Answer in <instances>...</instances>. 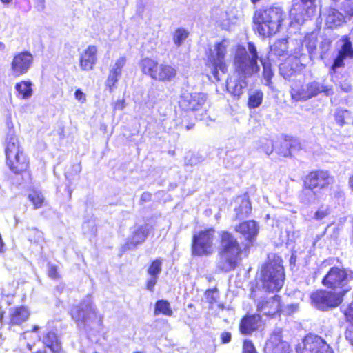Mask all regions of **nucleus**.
I'll list each match as a JSON object with an SVG mask.
<instances>
[{
  "instance_id": "obj_7",
  "label": "nucleus",
  "mask_w": 353,
  "mask_h": 353,
  "mask_svg": "<svg viewBox=\"0 0 353 353\" xmlns=\"http://www.w3.org/2000/svg\"><path fill=\"white\" fill-rule=\"evenodd\" d=\"M139 66L143 73L159 81H170L176 75V70L172 65L159 63L148 57L141 60Z\"/></svg>"
},
{
  "instance_id": "obj_25",
  "label": "nucleus",
  "mask_w": 353,
  "mask_h": 353,
  "mask_svg": "<svg viewBox=\"0 0 353 353\" xmlns=\"http://www.w3.org/2000/svg\"><path fill=\"white\" fill-rule=\"evenodd\" d=\"M326 14L325 25L330 28L339 26L345 21L344 16L336 9L329 8Z\"/></svg>"
},
{
  "instance_id": "obj_59",
  "label": "nucleus",
  "mask_w": 353,
  "mask_h": 353,
  "mask_svg": "<svg viewBox=\"0 0 353 353\" xmlns=\"http://www.w3.org/2000/svg\"><path fill=\"white\" fill-rule=\"evenodd\" d=\"M14 219H15V225H17L18 224V223H19V219L16 216L14 217Z\"/></svg>"
},
{
  "instance_id": "obj_27",
  "label": "nucleus",
  "mask_w": 353,
  "mask_h": 353,
  "mask_svg": "<svg viewBox=\"0 0 353 353\" xmlns=\"http://www.w3.org/2000/svg\"><path fill=\"white\" fill-rule=\"evenodd\" d=\"M43 343L49 347L52 353H60L61 347L57 334L49 332L43 338Z\"/></svg>"
},
{
  "instance_id": "obj_13",
  "label": "nucleus",
  "mask_w": 353,
  "mask_h": 353,
  "mask_svg": "<svg viewBox=\"0 0 353 353\" xmlns=\"http://www.w3.org/2000/svg\"><path fill=\"white\" fill-rule=\"evenodd\" d=\"M297 353H333L328 344L320 336L307 335L296 347Z\"/></svg>"
},
{
  "instance_id": "obj_2",
  "label": "nucleus",
  "mask_w": 353,
  "mask_h": 353,
  "mask_svg": "<svg viewBox=\"0 0 353 353\" xmlns=\"http://www.w3.org/2000/svg\"><path fill=\"white\" fill-rule=\"evenodd\" d=\"M283 16L280 7L257 10L253 16L254 29L261 36L270 37L279 31Z\"/></svg>"
},
{
  "instance_id": "obj_21",
  "label": "nucleus",
  "mask_w": 353,
  "mask_h": 353,
  "mask_svg": "<svg viewBox=\"0 0 353 353\" xmlns=\"http://www.w3.org/2000/svg\"><path fill=\"white\" fill-rule=\"evenodd\" d=\"M126 58L125 57H121L117 59L114 63L111 65L108 79L106 80V86L110 90L117 83L121 75L122 69L125 65Z\"/></svg>"
},
{
  "instance_id": "obj_62",
  "label": "nucleus",
  "mask_w": 353,
  "mask_h": 353,
  "mask_svg": "<svg viewBox=\"0 0 353 353\" xmlns=\"http://www.w3.org/2000/svg\"><path fill=\"white\" fill-rule=\"evenodd\" d=\"M135 353H143V352H135Z\"/></svg>"
},
{
  "instance_id": "obj_10",
  "label": "nucleus",
  "mask_w": 353,
  "mask_h": 353,
  "mask_svg": "<svg viewBox=\"0 0 353 353\" xmlns=\"http://www.w3.org/2000/svg\"><path fill=\"white\" fill-rule=\"evenodd\" d=\"M215 230L209 228L194 234L192 238V253L194 256L210 255L214 252Z\"/></svg>"
},
{
  "instance_id": "obj_5",
  "label": "nucleus",
  "mask_w": 353,
  "mask_h": 353,
  "mask_svg": "<svg viewBox=\"0 0 353 353\" xmlns=\"http://www.w3.org/2000/svg\"><path fill=\"white\" fill-rule=\"evenodd\" d=\"M5 152L6 163L13 172L21 173L28 168L29 163L17 137L10 136L8 139Z\"/></svg>"
},
{
  "instance_id": "obj_55",
  "label": "nucleus",
  "mask_w": 353,
  "mask_h": 353,
  "mask_svg": "<svg viewBox=\"0 0 353 353\" xmlns=\"http://www.w3.org/2000/svg\"><path fill=\"white\" fill-rule=\"evenodd\" d=\"M5 48V44L3 42L0 41V51L4 50Z\"/></svg>"
},
{
  "instance_id": "obj_4",
  "label": "nucleus",
  "mask_w": 353,
  "mask_h": 353,
  "mask_svg": "<svg viewBox=\"0 0 353 353\" xmlns=\"http://www.w3.org/2000/svg\"><path fill=\"white\" fill-rule=\"evenodd\" d=\"M231 48L228 39H223L210 48L208 55L207 66L216 80H219V72L225 74L227 71L225 56Z\"/></svg>"
},
{
  "instance_id": "obj_48",
  "label": "nucleus",
  "mask_w": 353,
  "mask_h": 353,
  "mask_svg": "<svg viewBox=\"0 0 353 353\" xmlns=\"http://www.w3.org/2000/svg\"><path fill=\"white\" fill-rule=\"evenodd\" d=\"M345 339L353 346V325H350L345 332Z\"/></svg>"
},
{
  "instance_id": "obj_41",
  "label": "nucleus",
  "mask_w": 353,
  "mask_h": 353,
  "mask_svg": "<svg viewBox=\"0 0 353 353\" xmlns=\"http://www.w3.org/2000/svg\"><path fill=\"white\" fill-rule=\"evenodd\" d=\"M206 298L208 302L212 305L217 301L219 298L218 292L216 290H209L205 292Z\"/></svg>"
},
{
  "instance_id": "obj_52",
  "label": "nucleus",
  "mask_w": 353,
  "mask_h": 353,
  "mask_svg": "<svg viewBox=\"0 0 353 353\" xmlns=\"http://www.w3.org/2000/svg\"><path fill=\"white\" fill-rule=\"evenodd\" d=\"M152 199V194L149 192H144L141 196V201L143 202H148Z\"/></svg>"
},
{
  "instance_id": "obj_39",
  "label": "nucleus",
  "mask_w": 353,
  "mask_h": 353,
  "mask_svg": "<svg viewBox=\"0 0 353 353\" xmlns=\"http://www.w3.org/2000/svg\"><path fill=\"white\" fill-rule=\"evenodd\" d=\"M330 208L327 205H321L314 214V219L320 221L325 218L330 214Z\"/></svg>"
},
{
  "instance_id": "obj_34",
  "label": "nucleus",
  "mask_w": 353,
  "mask_h": 353,
  "mask_svg": "<svg viewBox=\"0 0 353 353\" xmlns=\"http://www.w3.org/2000/svg\"><path fill=\"white\" fill-rule=\"evenodd\" d=\"M263 92L260 90H255L250 94L248 99V106L250 108L259 107L263 99Z\"/></svg>"
},
{
  "instance_id": "obj_44",
  "label": "nucleus",
  "mask_w": 353,
  "mask_h": 353,
  "mask_svg": "<svg viewBox=\"0 0 353 353\" xmlns=\"http://www.w3.org/2000/svg\"><path fill=\"white\" fill-rule=\"evenodd\" d=\"M298 304H290L284 307L283 309L282 310V312L286 314L287 315H290L292 313L296 312L298 310Z\"/></svg>"
},
{
  "instance_id": "obj_31",
  "label": "nucleus",
  "mask_w": 353,
  "mask_h": 353,
  "mask_svg": "<svg viewBox=\"0 0 353 353\" xmlns=\"http://www.w3.org/2000/svg\"><path fill=\"white\" fill-rule=\"evenodd\" d=\"M288 41L286 39H282L276 41L272 46V52L276 56L283 57L288 55Z\"/></svg>"
},
{
  "instance_id": "obj_61",
  "label": "nucleus",
  "mask_w": 353,
  "mask_h": 353,
  "mask_svg": "<svg viewBox=\"0 0 353 353\" xmlns=\"http://www.w3.org/2000/svg\"><path fill=\"white\" fill-rule=\"evenodd\" d=\"M285 145L286 147H288V143L286 141L285 142Z\"/></svg>"
},
{
  "instance_id": "obj_57",
  "label": "nucleus",
  "mask_w": 353,
  "mask_h": 353,
  "mask_svg": "<svg viewBox=\"0 0 353 353\" xmlns=\"http://www.w3.org/2000/svg\"><path fill=\"white\" fill-rule=\"evenodd\" d=\"M290 154H291L290 151H288V152H285V153L283 154V156H284V157H288V156H290Z\"/></svg>"
},
{
  "instance_id": "obj_1",
  "label": "nucleus",
  "mask_w": 353,
  "mask_h": 353,
  "mask_svg": "<svg viewBox=\"0 0 353 353\" xmlns=\"http://www.w3.org/2000/svg\"><path fill=\"white\" fill-rule=\"evenodd\" d=\"M260 60L265 70L263 59L259 57L255 45L248 43L247 48L239 46L234 55V66L238 74L231 76L227 81V90L232 95L239 97L247 86L246 76H250L259 71L258 61Z\"/></svg>"
},
{
  "instance_id": "obj_9",
  "label": "nucleus",
  "mask_w": 353,
  "mask_h": 353,
  "mask_svg": "<svg viewBox=\"0 0 353 353\" xmlns=\"http://www.w3.org/2000/svg\"><path fill=\"white\" fill-rule=\"evenodd\" d=\"M321 93H324L326 96L332 95L334 93L333 86L323 82L313 81L300 88H292V97L296 101H305L310 99L316 97Z\"/></svg>"
},
{
  "instance_id": "obj_37",
  "label": "nucleus",
  "mask_w": 353,
  "mask_h": 353,
  "mask_svg": "<svg viewBox=\"0 0 353 353\" xmlns=\"http://www.w3.org/2000/svg\"><path fill=\"white\" fill-rule=\"evenodd\" d=\"M29 199L33 203L35 208H41L44 201L42 194L33 191L29 194Z\"/></svg>"
},
{
  "instance_id": "obj_38",
  "label": "nucleus",
  "mask_w": 353,
  "mask_h": 353,
  "mask_svg": "<svg viewBox=\"0 0 353 353\" xmlns=\"http://www.w3.org/2000/svg\"><path fill=\"white\" fill-rule=\"evenodd\" d=\"M29 234V241L34 243H40L44 239L43 233L41 231L38 230L36 228L30 230Z\"/></svg>"
},
{
  "instance_id": "obj_36",
  "label": "nucleus",
  "mask_w": 353,
  "mask_h": 353,
  "mask_svg": "<svg viewBox=\"0 0 353 353\" xmlns=\"http://www.w3.org/2000/svg\"><path fill=\"white\" fill-rule=\"evenodd\" d=\"M162 261L156 259L152 262L148 269V273L150 276L159 277L162 270Z\"/></svg>"
},
{
  "instance_id": "obj_45",
  "label": "nucleus",
  "mask_w": 353,
  "mask_h": 353,
  "mask_svg": "<svg viewBox=\"0 0 353 353\" xmlns=\"http://www.w3.org/2000/svg\"><path fill=\"white\" fill-rule=\"evenodd\" d=\"M345 315L348 321L353 325V303H352L345 311Z\"/></svg>"
},
{
  "instance_id": "obj_32",
  "label": "nucleus",
  "mask_w": 353,
  "mask_h": 353,
  "mask_svg": "<svg viewBox=\"0 0 353 353\" xmlns=\"http://www.w3.org/2000/svg\"><path fill=\"white\" fill-rule=\"evenodd\" d=\"M341 41L343 43L339 52L347 58H353V47L349 36H343Z\"/></svg>"
},
{
  "instance_id": "obj_6",
  "label": "nucleus",
  "mask_w": 353,
  "mask_h": 353,
  "mask_svg": "<svg viewBox=\"0 0 353 353\" xmlns=\"http://www.w3.org/2000/svg\"><path fill=\"white\" fill-rule=\"evenodd\" d=\"M281 260L272 261L262 267L261 281L263 288L269 291L279 290L284 282V270Z\"/></svg>"
},
{
  "instance_id": "obj_50",
  "label": "nucleus",
  "mask_w": 353,
  "mask_h": 353,
  "mask_svg": "<svg viewBox=\"0 0 353 353\" xmlns=\"http://www.w3.org/2000/svg\"><path fill=\"white\" fill-rule=\"evenodd\" d=\"M48 275L52 279H55L57 277V268L54 266H50L48 269Z\"/></svg>"
},
{
  "instance_id": "obj_14",
  "label": "nucleus",
  "mask_w": 353,
  "mask_h": 353,
  "mask_svg": "<svg viewBox=\"0 0 353 353\" xmlns=\"http://www.w3.org/2000/svg\"><path fill=\"white\" fill-rule=\"evenodd\" d=\"M320 0H301V3H294L290 10V15L299 23H303L312 17L316 8V2Z\"/></svg>"
},
{
  "instance_id": "obj_30",
  "label": "nucleus",
  "mask_w": 353,
  "mask_h": 353,
  "mask_svg": "<svg viewBox=\"0 0 353 353\" xmlns=\"http://www.w3.org/2000/svg\"><path fill=\"white\" fill-rule=\"evenodd\" d=\"M279 345H282V348H284L287 344L283 341L282 330L276 328L267 342V347L274 349L279 347Z\"/></svg>"
},
{
  "instance_id": "obj_35",
  "label": "nucleus",
  "mask_w": 353,
  "mask_h": 353,
  "mask_svg": "<svg viewBox=\"0 0 353 353\" xmlns=\"http://www.w3.org/2000/svg\"><path fill=\"white\" fill-rule=\"evenodd\" d=\"M189 32L184 28H178L173 34V41L176 46H180L188 38Z\"/></svg>"
},
{
  "instance_id": "obj_16",
  "label": "nucleus",
  "mask_w": 353,
  "mask_h": 353,
  "mask_svg": "<svg viewBox=\"0 0 353 353\" xmlns=\"http://www.w3.org/2000/svg\"><path fill=\"white\" fill-rule=\"evenodd\" d=\"M71 315L77 323H85L96 317V309L90 299L72 308Z\"/></svg>"
},
{
  "instance_id": "obj_47",
  "label": "nucleus",
  "mask_w": 353,
  "mask_h": 353,
  "mask_svg": "<svg viewBox=\"0 0 353 353\" xmlns=\"http://www.w3.org/2000/svg\"><path fill=\"white\" fill-rule=\"evenodd\" d=\"M158 277L150 276V278L147 281V289L150 291H153L154 287L155 286Z\"/></svg>"
},
{
  "instance_id": "obj_22",
  "label": "nucleus",
  "mask_w": 353,
  "mask_h": 353,
  "mask_svg": "<svg viewBox=\"0 0 353 353\" xmlns=\"http://www.w3.org/2000/svg\"><path fill=\"white\" fill-rule=\"evenodd\" d=\"M216 22L222 29L229 30L237 19V10L231 9L230 11H219Z\"/></svg>"
},
{
  "instance_id": "obj_15",
  "label": "nucleus",
  "mask_w": 353,
  "mask_h": 353,
  "mask_svg": "<svg viewBox=\"0 0 353 353\" xmlns=\"http://www.w3.org/2000/svg\"><path fill=\"white\" fill-rule=\"evenodd\" d=\"M259 225L255 221L249 220L241 222L234 227V230L239 233L245 241V247L253 245L259 232Z\"/></svg>"
},
{
  "instance_id": "obj_56",
  "label": "nucleus",
  "mask_w": 353,
  "mask_h": 353,
  "mask_svg": "<svg viewBox=\"0 0 353 353\" xmlns=\"http://www.w3.org/2000/svg\"><path fill=\"white\" fill-rule=\"evenodd\" d=\"M12 0H1V1L4 4L10 3Z\"/></svg>"
},
{
  "instance_id": "obj_53",
  "label": "nucleus",
  "mask_w": 353,
  "mask_h": 353,
  "mask_svg": "<svg viewBox=\"0 0 353 353\" xmlns=\"http://www.w3.org/2000/svg\"><path fill=\"white\" fill-rule=\"evenodd\" d=\"M124 108H125V101L124 100L121 99V100L117 101V102L115 103V105H114L115 109L123 110Z\"/></svg>"
},
{
  "instance_id": "obj_49",
  "label": "nucleus",
  "mask_w": 353,
  "mask_h": 353,
  "mask_svg": "<svg viewBox=\"0 0 353 353\" xmlns=\"http://www.w3.org/2000/svg\"><path fill=\"white\" fill-rule=\"evenodd\" d=\"M221 341L223 343H229L231 340V334L228 332H224L221 334Z\"/></svg>"
},
{
  "instance_id": "obj_33",
  "label": "nucleus",
  "mask_w": 353,
  "mask_h": 353,
  "mask_svg": "<svg viewBox=\"0 0 353 353\" xmlns=\"http://www.w3.org/2000/svg\"><path fill=\"white\" fill-rule=\"evenodd\" d=\"M160 313L167 316H171L172 315L170 305L167 301L160 300L156 303L154 314L157 315Z\"/></svg>"
},
{
  "instance_id": "obj_29",
  "label": "nucleus",
  "mask_w": 353,
  "mask_h": 353,
  "mask_svg": "<svg viewBox=\"0 0 353 353\" xmlns=\"http://www.w3.org/2000/svg\"><path fill=\"white\" fill-rule=\"evenodd\" d=\"M334 118L336 122L340 126L349 124L351 122L353 123L352 114L349 110L343 108H338L334 112Z\"/></svg>"
},
{
  "instance_id": "obj_17",
  "label": "nucleus",
  "mask_w": 353,
  "mask_h": 353,
  "mask_svg": "<svg viewBox=\"0 0 353 353\" xmlns=\"http://www.w3.org/2000/svg\"><path fill=\"white\" fill-rule=\"evenodd\" d=\"M206 95L201 92L183 93L179 101V106L184 110L194 111L201 109L206 101Z\"/></svg>"
},
{
  "instance_id": "obj_8",
  "label": "nucleus",
  "mask_w": 353,
  "mask_h": 353,
  "mask_svg": "<svg viewBox=\"0 0 353 353\" xmlns=\"http://www.w3.org/2000/svg\"><path fill=\"white\" fill-rule=\"evenodd\" d=\"M353 280V271L348 269L332 268L323 280V283L327 288H332L337 292H343V296L350 290L348 285Z\"/></svg>"
},
{
  "instance_id": "obj_19",
  "label": "nucleus",
  "mask_w": 353,
  "mask_h": 353,
  "mask_svg": "<svg viewBox=\"0 0 353 353\" xmlns=\"http://www.w3.org/2000/svg\"><path fill=\"white\" fill-rule=\"evenodd\" d=\"M257 310L263 315L274 316L281 311L280 297L273 296L263 298L257 303Z\"/></svg>"
},
{
  "instance_id": "obj_18",
  "label": "nucleus",
  "mask_w": 353,
  "mask_h": 353,
  "mask_svg": "<svg viewBox=\"0 0 353 353\" xmlns=\"http://www.w3.org/2000/svg\"><path fill=\"white\" fill-rule=\"evenodd\" d=\"M32 55L28 52H23L16 54L11 63V72L14 77L26 74L32 65Z\"/></svg>"
},
{
  "instance_id": "obj_40",
  "label": "nucleus",
  "mask_w": 353,
  "mask_h": 353,
  "mask_svg": "<svg viewBox=\"0 0 353 353\" xmlns=\"http://www.w3.org/2000/svg\"><path fill=\"white\" fill-rule=\"evenodd\" d=\"M260 149L267 155H270L273 152V143L270 140L265 139L261 143Z\"/></svg>"
},
{
  "instance_id": "obj_12",
  "label": "nucleus",
  "mask_w": 353,
  "mask_h": 353,
  "mask_svg": "<svg viewBox=\"0 0 353 353\" xmlns=\"http://www.w3.org/2000/svg\"><path fill=\"white\" fill-rule=\"evenodd\" d=\"M343 292L318 290L310 295L312 304L321 310L337 307L343 299Z\"/></svg>"
},
{
  "instance_id": "obj_42",
  "label": "nucleus",
  "mask_w": 353,
  "mask_h": 353,
  "mask_svg": "<svg viewBox=\"0 0 353 353\" xmlns=\"http://www.w3.org/2000/svg\"><path fill=\"white\" fill-rule=\"evenodd\" d=\"M243 353H257L252 342L245 340L243 345Z\"/></svg>"
},
{
  "instance_id": "obj_58",
  "label": "nucleus",
  "mask_w": 353,
  "mask_h": 353,
  "mask_svg": "<svg viewBox=\"0 0 353 353\" xmlns=\"http://www.w3.org/2000/svg\"><path fill=\"white\" fill-rule=\"evenodd\" d=\"M38 330H39V327H38L37 325H35V326L33 327V331H34V332H37Z\"/></svg>"
},
{
  "instance_id": "obj_24",
  "label": "nucleus",
  "mask_w": 353,
  "mask_h": 353,
  "mask_svg": "<svg viewBox=\"0 0 353 353\" xmlns=\"http://www.w3.org/2000/svg\"><path fill=\"white\" fill-rule=\"evenodd\" d=\"M261 322L259 315L245 316L240 323L239 329L241 334L247 335L258 329Z\"/></svg>"
},
{
  "instance_id": "obj_20",
  "label": "nucleus",
  "mask_w": 353,
  "mask_h": 353,
  "mask_svg": "<svg viewBox=\"0 0 353 353\" xmlns=\"http://www.w3.org/2000/svg\"><path fill=\"white\" fill-rule=\"evenodd\" d=\"M97 48L95 46H89L80 56V67L83 70H92L97 61Z\"/></svg>"
},
{
  "instance_id": "obj_54",
  "label": "nucleus",
  "mask_w": 353,
  "mask_h": 353,
  "mask_svg": "<svg viewBox=\"0 0 353 353\" xmlns=\"http://www.w3.org/2000/svg\"><path fill=\"white\" fill-rule=\"evenodd\" d=\"M245 205H246V210H245V213H248L250 210V204L249 203V201L248 200H245V201H243Z\"/></svg>"
},
{
  "instance_id": "obj_51",
  "label": "nucleus",
  "mask_w": 353,
  "mask_h": 353,
  "mask_svg": "<svg viewBox=\"0 0 353 353\" xmlns=\"http://www.w3.org/2000/svg\"><path fill=\"white\" fill-rule=\"evenodd\" d=\"M286 67H287V65H286V64L285 63V64H281V65H280V68H279L280 71H281V74L284 77V78H285V79H287V78L290 77L292 75V74L294 72V71H293V70H292V71H291V72H290V74H288V73H285V72H284V70H285V68Z\"/></svg>"
},
{
  "instance_id": "obj_23",
  "label": "nucleus",
  "mask_w": 353,
  "mask_h": 353,
  "mask_svg": "<svg viewBox=\"0 0 353 353\" xmlns=\"http://www.w3.org/2000/svg\"><path fill=\"white\" fill-rule=\"evenodd\" d=\"M148 233L146 227L139 226L135 228L132 230L131 236L128 238L125 245L126 249H133L137 245L143 243L148 236Z\"/></svg>"
},
{
  "instance_id": "obj_3",
  "label": "nucleus",
  "mask_w": 353,
  "mask_h": 353,
  "mask_svg": "<svg viewBox=\"0 0 353 353\" xmlns=\"http://www.w3.org/2000/svg\"><path fill=\"white\" fill-rule=\"evenodd\" d=\"M219 236L221 250L217 266L221 270L227 272L234 269L239 263L241 248L232 233L223 230L220 232Z\"/></svg>"
},
{
  "instance_id": "obj_46",
  "label": "nucleus",
  "mask_w": 353,
  "mask_h": 353,
  "mask_svg": "<svg viewBox=\"0 0 353 353\" xmlns=\"http://www.w3.org/2000/svg\"><path fill=\"white\" fill-rule=\"evenodd\" d=\"M74 97H75V99L81 103H84L86 101L85 94L80 89H77L75 91Z\"/></svg>"
},
{
  "instance_id": "obj_26",
  "label": "nucleus",
  "mask_w": 353,
  "mask_h": 353,
  "mask_svg": "<svg viewBox=\"0 0 353 353\" xmlns=\"http://www.w3.org/2000/svg\"><path fill=\"white\" fill-rule=\"evenodd\" d=\"M14 88L17 91V97L21 99H30L33 94L32 83L29 80L16 83Z\"/></svg>"
},
{
  "instance_id": "obj_60",
  "label": "nucleus",
  "mask_w": 353,
  "mask_h": 353,
  "mask_svg": "<svg viewBox=\"0 0 353 353\" xmlns=\"http://www.w3.org/2000/svg\"><path fill=\"white\" fill-rule=\"evenodd\" d=\"M259 0H251V1L253 3H256V2H258Z\"/></svg>"
},
{
  "instance_id": "obj_28",
  "label": "nucleus",
  "mask_w": 353,
  "mask_h": 353,
  "mask_svg": "<svg viewBox=\"0 0 353 353\" xmlns=\"http://www.w3.org/2000/svg\"><path fill=\"white\" fill-rule=\"evenodd\" d=\"M10 321L12 324L19 325L25 321L29 316L28 310L24 307L13 308L10 313Z\"/></svg>"
},
{
  "instance_id": "obj_43",
  "label": "nucleus",
  "mask_w": 353,
  "mask_h": 353,
  "mask_svg": "<svg viewBox=\"0 0 353 353\" xmlns=\"http://www.w3.org/2000/svg\"><path fill=\"white\" fill-rule=\"evenodd\" d=\"M346 57L345 56L341 55L340 53H339V55L334 59V63L332 66V70L334 72H336L337 68L343 67L344 65L343 60Z\"/></svg>"
},
{
  "instance_id": "obj_11",
  "label": "nucleus",
  "mask_w": 353,
  "mask_h": 353,
  "mask_svg": "<svg viewBox=\"0 0 353 353\" xmlns=\"http://www.w3.org/2000/svg\"><path fill=\"white\" fill-rule=\"evenodd\" d=\"M332 179L327 172L318 171L312 172L307 176L304 181V189L302 192V199L305 202L310 203L314 199V192L313 189L319 188H324L327 186Z\"/></svg>"
}]
</instances>
